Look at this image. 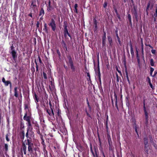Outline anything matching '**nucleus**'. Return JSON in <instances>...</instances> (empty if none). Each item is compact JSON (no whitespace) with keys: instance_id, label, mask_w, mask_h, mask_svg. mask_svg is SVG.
Masks as SVG:
<instances>
[{"instance_id":"f257e3e1","label":"nucleus","mask_w":157,"mask_h":157,"mask_svg":"<svg viewBox=\"0 0 157 157\" xmlns=\"http://www.w3.org/2000/svg\"><path fill=\"white\" fill-rule=\"evenodd\" d=\"M27 143H26V142L25 143L27 144H28V151L29 152H32V148L33 147V144L28 139L27 140Z\"/></svg>"},{"instance_id":"f03ea898","label":"nucleus","mask_w":157,"mask_h":157,"mask_svg":"<svg viewBox=\"0 0 157 157\" xmlns=\"http://www.w3.org/2000/svg\"><path fill=\"white\" fill-rule=\"evenodd\" d=\"M28 126L29 127V129L27 130V132L26 133V136L27 137H28L29 136H28V134L29 133V134H31V135L30 136L33 137L34 136V135H33V132H32L30 130H29L30 128V126H31V123L30 122V121L29 122H28Z\"/></svg>"},{"instance_id":"7ed1b4c3","label":"nucleus","mask_w":157,"mask_h":157,"mask_svg":"<svg viewBox=\"0 0 157 157\" xmlns=\"http://www.w3.org/2000/svg\"><path fill=\"white\" fill-rule=\"evenodd\" d=\"M49 25L51 27L53 31H55L56 29V26L55 21L53 19H52L51 22L49 24Z\"/></svg>"},{"instance_id":"20e7f679","label":"nucleus","mask_w":157,"mask_h":157,"mask_svg":"<svg viewBox=\"0 0 157 157\" xmlns=\"http://www.w3.org/2000/svg\"><path fill=\"white\" fill-rule=\"evenodd\" d=\"M11 54L13 58L15 59L16 58H17V55L16 52L14 51V50H12L11 52Z\"/></svg>"},{"instance_id":"39448f33","label":"nucleus","mask_w":157,"mask_h":157,"mask_svg":"<svg viewBox=\"0 0 157 157\" xmlns=\"http://www.w3.org/2000/svg\"><path fill=\"white\" fill-rule=\"evenodd\" d=\"M106 39V37L105 35V33H104V35L102 37V44L103 45L105 44V40Z\"/></svg>"},{"instance_id":"423d86ee","label":"nucleus","mask_w":157,"mask_h":157,"mask_svg":"<svg viewBox=\"0 0 157 157\" xmlns=\"http://www.w3.org/2000/svg\"><path fill=\"white\" fill-rule=\"evenodd\" d=\"M26 115L27 114H25L24 117V120H25L26 121H27V122H29L30 121V118L29 117H27Z\"/></svg>"},{"instance_id":"0eeeda50","label":"nucleus","mask_w":157,"mask_h":157,"mask_svg":"<svg viewBox=\"0 0 157 157\" xmlns=\"http://www.w3.org/2000/svg\"><path fill=\"white\" fill-rule=\"evenodd\" d=\"M44 28L43 29V30L46 33H48V30L47 29V24L46 23H45L44 25Z\"/></svg>"},{"instance_id":"6e6552de","label":"nucleus","mask_w":157,"mask_h":157,"mask_svg":"<svg viewBox=\"0 0 157 157\" xmlns=\"http://www.w3.org/2000/svg\"><path fill=\"white\" fill-rule=\"evenodd\" d=\"M17 87H16L14 88V96L16 97H17L18 96V94L17 93Z\"/></svg>"},{"instance_id":"1a4fd4ad","label":"nucleus","mask_w":157,"mask_h":157,"mask_svg":"<svg viewBox=\"0 0 157 157\" xmlns=\"http://www.w3.org/2000/svg\"><path fill=\"white\" fill-rule=\"evenodd\" d=\"M108 41L110 44V45H111L112 43V38L110 36H108Z\"/></svg>"},{"instance_id":"9d476101","label":"nucleus","mask_w":157,"mask_h":157,"mask_svg":"<svg viewBox=\"0 0 157 157\" xmlns=\"http://www.w3.org/2000/svg\"><path fill=\"white\" fill-rule=\"evenodd\" d=\"M147 146L146 147L145 146L144 150L145 151V152L148 154V145H147Z\"/></svg>"},{"instance_id":"9b49d317","label":"nucleus","mask_w":157,"mask_h":157,"mask_svg":"<svg viewBox=\"0 0 157 157\" xmlns=\"http://www.w3.org/2000/svg\"><path fill=\"white\" fill-rule=\"evenodd\" d=\"M144 144L145 147H147V145H148V141L147 139V138H145L144 140Z\"/></svg>"},{"instance_id":"f8f14e48","label":"nucleus","mask_w":157,"mask_h":157,"mask_svg":"<svg viewBox=\"0 0 157 157\" xmlns=\"http://www.w3.org/2000/svg\"><path fill=\"white\" fill-rule=\"evenodd\" d=\"M44 10L43 9H42L40 11V15L43 16L44 15Z\"/></svg>"},{"instance_id":"ddd939ff","label":"nucleus","mask_w":157,"mask_h":157,"mask_svg":"<svg viewBox=\"0 0 157 157\" xmlns=\"http://www.w3.org/2000/svg\"><path fill=\"white\" fill-rule=\"evenodd\" d=\"M147 79H149V84L150 87H151V88L152 89H153V87L152 85L151 84V81H150V78L148 77H147Z\"/></svg>"},{"instance_id":"4468645a","label":"nucleus","mask_w":157,"mask_h":157,"mask_svg":"<svg viewBox=\"0 0 157 157\" xmlns=\"http://www.w3.org/2000/svg\"><path fill=\"white\" fill-rule=\"evenodd\" d=\"M131 54L132 55H134V53L133 50V48L132 47V45L131 44Z\"/></svg>"},{"instance_id":"2eb2a0df","label":"nucleus","mask_w":157,"mask_h":157,"mask_svg":"<svg viewBox=\"0 0 157 157\" xmlns=\"http://www.w3.org/2000/svg\"><path fill=\"white\" fill-rule=\"evenodd\" d=\"M5 85L6 86H7L9 84H10L11 85V83L9 81H6V82L4 83Z\"/></svg>"},{"instance_id":"dca6fc26","label":"nucleus","mask_w":157,"mask_h":157,"mask_svg":"<svg viewBox=\"0 0 157 157\" xmlns=\"http://www.w3.org/2000/svg\"><path fill=\"white\" fill-rule=\"evenodd\" d=\"M26 147L25 145L23 147V150L24 151V154L25 155L26 154Z\"/></svg>"},{"instance_id":"f3484780","label":"nucleus","mask_w":157,"mask_h":157,"mask_svg":"<svg viewBox=\"0 0 157 157\" xmlns=\"http://www.w3.org/2000/svg\"><path fill=\"white\" fill-rule=\"evenodd\" d=\"M117 37L118 41L119 42V44H121V42L120 39L117 34Z\"/></svg>"},{"instance_id":"a211bd4d","label":"nucleus","mask_w":157,"mask_h":157,"mask_svg":"<svg viewBox=\"0 0 157 157\" xmlns=\"http://www.w3.org/2000/svg\"><path fill=\"white\" fill-rule=\"evenodd\" d=\"M154 71V69L152 67H151L150 68V75L151 76H152V72Z\"/></svg>"},{"instance_id":"6ab92c4d","label":"nucleus","mask_w":157,"mask_h":157,"mask_svg":"<svg viewBox=\"0 0 157 157\" xmlns=\"http://www.w3.org/2000/svg\"><path fill=\"white\" fill-rule=\"evenodd\" d=\"M144 113H145V115L147 116V115H148V113L147 112L146 108H145V105H144Z\"/></svg>"},{"instance_id":"aec40b11","label":"nucleus","mask_w":157,"mask_h":157,"mask_svg":"<svg viewBox=\"0 0 157 157\" xmlns=\"http://www.w3.org/2000/svg\"><path fill=\"white\" fill-rule=\"evenodd\" d=\"M125 74H126V76L127 78V79H128V78H129L128 75V71H127V69H125Z\"/></svg>"},{"instance_id":"412c9836","label":"nucleus","mask_w":157,"mask_h":157,"mask_svg":"<svg viewBox=\"0 0 157 157\" xmlns=\"http://www.w3.org/2000/svg\"><path fill=\"white\" fill-rule=\"evenodd\" d=\"M152 139H153V138H151L150 139V140H151V143H152V144H153L154 145V146L155 147V148H156V145L155 144H154L153 143V142L152 141V140H153Z\"/></svg>"},{"instance_id":"4be33fe9","label":"nucleus","mask_w":157,"mask_h":157,"mask_svg":"<svg viewBox=\"0 0 157 157\" xmlns=\"http://www.w3.org/2000/svg\"><path fill=\"white\" fill-rule=\"evenodd\" d=\"M150 63H151V66H154V63L153 60L152 59H151L150 60Z\"/></svg>"},{"instance_id":"5701e85b","label":"nucleus","mask_w":157,"mask_h":157,"mask_svg":"<svg viewBox=\"0 0 157 157\" xmlns=\"http://www.w3.org/2000/svg\"><path fill=\"white\" fill-rule=\"evenodd\" d=\"M36 6L35 4H34L33 2H32L31 5V7L34 8H35V7H36Z\"/></svg>"},{"instance_id":"b1692460","label":"nucleus","mask_w":157,"mask_h":157,"mask_svg":"<svg viewBox=\"0 0 157 157\" xmlns=\"http://www.w3.org/2000/svg\"><path fill=\"white\" fill-rule=\"evenodd\" d=\"M78 7V4H75V12L77 13V8Z\"/></svg>"},{"instance_id":"393cba45","label":"nucleus","mask_w":157,"mask_h":157,"mask_svg":"<svg viewBox=\"0 0 157 157\" xmlns=\"http://www.w3.org/2000/svg\"><path fill=\"white\" fill-rule=\"evenodd\" d=\"M98 77L99 78H100V76H101V74H100V71H99V70H98Z\"/></svg>"},{"instance_id":"a878e982","label":"nucleus","mask_w":157,"mask_h":157,"mask_svg":"<svg viewBox=\"0 0 157 157\" xmlns=\"http://www.w3.org/2000/svg\"><path fill=\"white\" fill-rule=\"evenodd\" d=\"M145 118H146V121L147 122H148V115H147V116L145 115Z\"/></svg>"},{"instance_id":"bb28decb","label":"nucleus","mask_w":157,"mask_h":157,"mask_svg":"<svg viewBox=\"0 0 157 157\" xmlns=\"http://www.w3.org/2000/svg\"><path fill=\"white\" fill-rule=\"evenodd\" d=\"M64 32H65V33H67L69 36V33L68 32L67 29L66 28V27Z\"/></svg>"},{"instance_id":"cd10ccee","label":"nucleus","mask_w":157,"mask_h":157,"mask_svg":"<svg viewBox=\"0 0 157 157\" xmlns=\"http://www.w3.org/2000/svg\"><path fill=\"white\" fill-rule=\"evenodd\" d=\"M50 2H49V3H50ZM52 9V7H51L50 6V4L49 3V6L48 7V10H51Z\"/></svg>"},{"instance_id":"c85d7f7f","label":"nucleus","mask_w":157,"mask_h":157,"mask_svg":"<svg viewBox=\"0 0 157 157\" xmlns=\"http://www.w3.org/2000/svg\"><path fill=\"white\" fill-rule=\"evenodd\" d=\"M43 76L44 77L45 79H47V77L46 73L44 72L43 73Z\"/></svg>"},{"instance_id":"c756f323","label":"nucleus","mask_w":157,"mask_h":157,"mask_svg":"<svg viewBox=\"0 0 157 157\" xmlns=\"http://www.w3.org/2000/svg\"><path fill=\"white\" fill-rule=\"evenodd\" d=\"M151 52L153 54H155V53L156 51L155 50L152 49L151 51Z\"/></svg>"},{"instance_id":"7c9ffc66","label":"nucleus","mask_w":157,"mask_h":157,"mask_svg":"<svg viewBox=\"0 0 157 157\" xmlns=\"http://www.w3.org/2000/svg\"><path fill=\"white\" fill-rule=\"evenodd\" d=\"M8 145L7 144H6L5 145V147L6 150H7L8 149Z\"/></svg>"},{"instance_id":"2f4dec72","label":"nucleus","mask_w":157,"mask_h":157,"mask_svg":"<svg viewBox=\"0 0 157 157\" xmlns=\"http://www.w3.org/2000/svg\"><path fill=\"white\" fill-rule=\"evenodd\" d=\"M136 57H137V58L138 59V61H139V55H138V53L137 52V53H136Z\"/></svg>"},{"instance_id":"473e14b6","label":"nucleus","mask_w":157,"mask_h":157,"mask_svg":"<svg viewBox=\"0 0 157 157\" xmlns=\"http://www.w3.org/2000/svg\"><path fill=\"white\" fill-rule=\"evenodd\" d=\"M116 69L117 71L118 72V73H119L121 75V72L120 71H119V70H118L117 67L116 68Z\"/></svg>"},{"instance_id":"72a5a7b5","label":"nucleus","mask_w":157,"mask_h":157,"mask_svg":"<svg viewBox=\"0 0 157 157\" xmlns=\"http://www.w3.org/2000/svg\"><path fill=\"white\" fill-rule=\"evenodd\" d=\"M40 23L39 22H37V24H36V26L37 28H38L39 27Z\"/></svg>"},{"instance_id":"f704fd0d","label":"nucleus","mask_w":157,"mask_h":157,"mask_svg":"<svg viewBox=\"0 0 157 157\" xmlns=\"http://www.w3.org/2000/svg\"><path fill=\"white\" fill-rule=\"evenodd\" d=\"M107 4L106 2H105L104 4V5H103V6L104 8H105L106 6H107Z\"/></svg>"},{"instance_id":"c9c22d12","label":"nucleus","mask_w":157,"mask_h":157,"mask_svg":"<svg viewBox=\"0 0 157 157\" xmlns=\"http://www.w3.org/2000/svg\"><path fill=\"white\" fill-rule=\"evenodd\" d=\"M5 79L4 78H2V81L3 83H4L6 82Z\"/></svg>"},{"instance_id":"e433bc0d","label":"nucleus","mask_w":157,"mask_h":157,"mask_svg":"<svg viewBox=\"0 0 157 157\" xmlns=\"http://www.w3.org/2000/svg\"><path fill=\"white\" fill-rule=\"evenodd\" d=\"M154 15L155 17H157V9L156 10V13Z\"/></svg>"},{"instance_id":"4c0bfd02","label":"nucleus","mask_w":157,"mask_h":157,"mask_svg":"<svg viewBox=\"0 0 157 157\" xmlns=\"http://www.w3.org/2000/svg\"><path fill=\"white\" fill-rule=\"evenodd\" d=\"M157 74V72L155 71L154 72V75L153 76H153V77L155 76L156 75V74Z\"/></svg>"},{"instance_id":"58836bf2","label":"nucleus","mask_w":157,"mask_h":157,"mask_svg":"<svg viewBox=\"0 0 157 157\" xmlns=\"http://www.w3.org/2000/svg\"><path fill=\"white\" fill-rule=\"evenodd\" d=\"M35 98H36V101H37V102H38V99L37 98L36 95H35Z\"/></svg>"},{"instance_id":"ea45409f","label":"nucleus","mask_w":157,"mask_h":157,"mask_svg":"<svg viewBox=\"0 0 157 157\" xmlns=\"http://www.w3.org/2000/svg\"><path fill=\"white\" fill-rule=\"evenodd\" d=\"M47 112L50 115H52V114L49 113L48 110H47Z\"/></svg>"},{"instance_id":"a19ab883","label":"nucleus","mask_w":157,"mask_h":157,"mask_svg":"<svg viewBox=\"0 0 157 157\" xmlns=\"http://www.w3.org/2000/svg\"><path fill=\"white\" fill-rule=\"evenodd\" d=\"M29 16H30V17H32V13H30L29 14Z\"/></svg>"},{"instance_id":"79ce46f5","label":"nucleus","mask_w":157,"mask_h":157,"mask_svg":"<svg viewBox=\"0 0 157 157\" xmlns=\"http://www.w3.org/2000/svg\"><path fill=\"white\" fill-rule=\"evenodd\" d=\"M6 138V140L7 141H9L10 139H9V138Z\"/></svg>"},{"instance_id":"37998d69","label":"nucleus","mask_w":157,"mask_h":157,"mask_svg":"<svg viewBox=\"0 0 157 157\" xmlns=\"http://www.w3.org/2000/svg\"><path fill=\"white\" fill-rule=\"evenodd\" d=\"M52 114L53 115H54V112H53V110H52Z\"/></svg>"},{"instance_id":"c03bdc74","label":"nucleus","mask_w":157,"mask_h":157,"mask_svg":"<svg viewBox=\"0 0 157 157\" xmlns=\"http://www.w3.org/2000/svg\"><path fill=\"white\" fill-rule=\"evenodd\" d=\"M87 104L88 105V106L89 107V108H90V106L89 103V102H87Z\"/></svg>"},{"instance_id":"a18cd8bd","label":"nucleus","mask_w":157,"mask_h":157,"mask_svg":"<svg viewBox=\"0 0 157 157\" xmlns=\"http://www.w3.org/2000/svg\"><path fill=\"white\" fill-rule=\"evenodd\" d=\"M13 46H12L11 47V49L12 51V50H13Z\"/></svg>"},{"instance_id":"49530a36","label":"nucleus","mask_w":157,"mask_h":157,"mask_svg":"<svg viewBox=\"0 0 157 157\" xmlns=\"http://www.w3.org/2000/svg\"><path fill=\"white\" fill-rule=\"evenodd\" d=\"M128 17L129 18L131 19V17L130 15H128Z\"/></svg>"},{"instance_id":"de8ad7c7","label":"nucleus","mask_w":157,"mask_h":157,"mask_svg":"<svg viewBox=\"0 0 157 157\" xmlns=\"http://www.w3.org/2000/svg\"><path fill=\"white\" fill-rule=\"evenodd\" d=\"M87 115L88 116H90V114H88V113H87Z\"/></svg>"},{"instance_id":"09e8293b","label":"nucleus","mask_w":157,"mask_h":157,"mask_svg":"<svg viewBox=\"0 0 157 157\" xmlns=\"http://www.w3.org/2000/svg\"><path fill=\"white\" fill-rule=\"evenodd\" d=\"M142 52H143V47L142 48Z\"/></svg>"},{"instance_id":"8fccbe9b","label":"nucleus","mask_w":157,"mask_h":157,"mask_svg":"<svg viewBox=\"0 0 157 157\" xmlns=\"http://www.w3.org/2000/svg\"><path fill=\"white\" fill-rule=\"evenodd\" d=\"M135 131L136 132H137V129L136 128H135Z\"/></svg>"},{"instance_id":"3c124183","label":"nucleus","mask_w":157,"mask_h":157,"mask_svg":"<svg viewBox=\"0 0 157 157\" xmlns=\"http://www.w3.org/2000/svg\"><path fill=\"white\" fill-rule=\"evenodd\" d=\"M127 79L128 80V82H129V78H128V79Z\"/></svg>"},{"instance_id":"603ef678","label":"nucleus","mask_w":157,"mask_h":157,"mask_svg":"<svg viewBox=\"0 0 157 157\" xmlns=\"http://www.w3.org/2000/svg\"><path fill=\"white\" fill-rule=\"evenodd\" d=\"M71 68L73 69V66L72 65H71Z\"/></svg>"},{"instance_id":"864d4df0","label":"nucleus","mask_w":157,"mask_h":157,"mask_svg":"<svg viewBox=\"0 0 157 157\" xmlns=\"http://www.w3.org/2000/svg\"><path fill=\"white\" fill-rule=\"evenodd\" d=\"M150 46V48H152V47H151V46L150 45V46Z\"/></svg>"},{"instance_id":"5fc2aeb1","label":"nucleus","mask_w":157,"mask_h":157,"mask_svg":"<svg viewBox=\"0 0 157 157\" xmlns=\"http://www.w3.org/2000/svg\"><path fill=\"white\" fill-rule=\"evenodd\" d=\"M137 52L138 53V51L137 50H136V53H137Z\"/></svg>"},{"instance_id":"6e6d98bb","label":"nucleus","mask_w":157,"mask_h":157,"mask_svg":"<svg viewBox=\"0 0 157 157\" xmlns=\"http://www.w3.org/2000/svg\"><path fill=\"white\" fill-rule=\"evenodd\" d=\"M147 80L149 82V79H147Z\"/></svg>"},{"instance_id":"4d7b16f0","label":"nucleus","mask_w":157,"mask_h":157,"mask_svg":"<svg viewBox=\"0 0 157 157\" xmlns=\"http://www.w3.org/2000/svg\"><path fill=\"white\" fill-rule=\"evenodd\" d=\"M99 140L100 141V138H99Z\"/></svg>"},{"instance_id":"13d9d810","label":"nucleus","mask_w":157,"mask_h":157,"mask_svg":"<svg viewBox=\"0 0 157 157\" xmlns=\"http://www.w3.org/2000/svg\"><path fill=\"white\" fill-rule=\"evenodd\" d=\"M116 104H117V100L116 101Z\"/></svg>"},{"instance_id":"bf43d9fd","label":"nucleus","mask_w":157,"mask_h":157,"mask_svg":"<svg viewBox=\"0 0 157 157\" xmlns=\"http://www.w3.org/2000/svg\"><path fill=\"white\" fill-rule=\"evenodd\" d=\"M149 6H148L147 7V8H148L149 7Z\"/></svg>"},{"instance_id":"052dcab7","label":"nucleus","mask_w":157,"mask_h":157,"mask_svg":"<svg viewBox=\"0 0 157 157\" xmlns=\"http://www.w3.org/2000/svg\"><path fill=\"white\" fill-rule=\"evenodd\" d=\"M95 26L96 27V25H95Z\"/></svg>"},{"instance_id":"680f3d73","label":"nucleus","mask_w":157,"mask_h":157,"mask_svg":"<svg viewBox=\"0 0 157 157\" xmlns=\"http://www.w3.org/2000/svg\"><path fill=\"white\" fill-rule=\"evenodd\" d=\"M108 140H109V139H108Z\"/></svg>"},{"instance_id":"e2e57ef3","label":"nucleus","mask_w":157,"mask_h":157,"mask_svg":"<svg viewBox=\"0 0 157 157\" xmlns=\"http://www.w3.org/2000/svg\"><path fill=\"white\" fill-rule=\"evenodd\" d=\"M59 52V51H57V52Z\"/></svg>"},{"instance_id":"0e129e2a","label":"nucleus","mask_w":157,"mask_h":157,"mask_svg":"<svg viewBox=\"0 0 157 157\" xmlns=\"http://www.w3.org/2000/svg\"><path fill=\"white\" fill-rule=\"evenodd\" d=\"M99 55L98 54V57Z\"/></svg>"}]
</instances>
